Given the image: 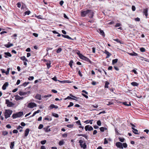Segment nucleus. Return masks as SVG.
Wrapping results in <instances>:
<instances>
[{
    "label": "nucleus",
    "instance_id": "nucleus-1",
    "mask_svg": "<svg viewBox=\"0 0 149 149\" xmlns=\"http://www.w3.org/2000/svg\"><path fill=\"white\" fill-rule=\"evenodd\" d=\"M94 13L93 10H81V17H85L87 15L89 18H92L93 17Z\"/></svg>",
    "mask_w": 149,
    "mask_h": 149
},
{
    "label": "nucleus",
    "instance_id": "nucleus-2",
    "mask_svg": "<svg viewBox=\"0 0 149 149\" xmlns=\"http://www.w3.org/2000/svg\"><path fill=\"white\" fill-rule=\"evenodd\" d=\"M12 111L10 109H6L4 113L5 118L6 119L9 117L12 113Z\"/></svg>",
    "mask_w": 149,
    "mask_h": 149
},
{
    "label": "nucleus",
    "instance_id": "nucleus-3",
    "mask_svg": "<svg viewBox=\"0 0 149 149\" xmlns=\"http://www.w3.org/2000/svg\"><path fill=\"white\" fill-rule=\"evenodd\" d=\"M23 115V112H19L13 114L12 116L13 119H15L18 117H20Z\"/></svg>",
    "mask_w": 149,
    "mask_h": 149
},
{
    "label": "nucleus",
    "instance_id": "nucleus-4",
    "mask_svg": "<svg viewBox=\"0 0 149 149\" xmlns=\"http://www.w3.org/2000/svg\"><path fill=\"white\" fill-rule=\"evenodd\" d=\"M80 145L81 147L83 149H85L86 148L87 146L84 141L80 140L79 141Z\"/></svg>",
    "mask_w": 149,
    "mask_h": 149
},
{
    "label": "nucleus",
    "instance_id": "nucleus-5",
    "mask_svg": "<svg viewBox=\"0 0 149 149\" xmlns=\"http://www.w3.org/2000/svg\"><path fill=\"white\" fill-rule=\"evenodd\" d=\"M37 106V104L34 102H31L28 104L27 107L30 108H33Z\"/></svg>",
    "mask_w": 149,
    "mask_h": 149
},
{
    "label": "nucleus",
    "instance_id": "nucleus-6",
    "mask_svg": "<svg viewBox=\"0 0 149 149\" xmlns=\"http://www.w3.org/2000/svg\"><path fill=\"white\" fill-rule=\"evenodd\" d=\"M6 104H7V106L8 107H12L14 105L12 102H10L8 100H6Z\"/></svg>",
    "mask_w": 149,
    "mask_h": 149
},
{
    "label": "nucleus",
    "instance_id": "nucleus-7",
    "mask_svg": "<svg viewBox=\"0 0 149 149\" xmlns=\"http://www.w3.org/2000/svg\"><path fill=\"white\" fill-rule=\"evenodd\" d=\"M80 58L91 64V61L88 58L84 55H83Z\"/></svg>",
    "mask_w": 149,
    "mask_h": 149
},
{
    "label": "nucleus",
    "instance_id": "nucleus-8",
    "mask_svg": "<svg viewBox=\"0 0 149 149\" xmlns=\"http://www.w3.org/2000/svg\"><path fill=\"white\" fill-rule=\"evenodd\" d=\"M85 129L86 131H87V130L90 131L93 130V128L90 125H87L85 127Z\"/></svg>",
    "mask_w": 149,
    "mask_h": 149
},
{
    "label": "nucleus",
    "instance_id": "nucleus-9",
    "mask_svg": "<svg viewBox=\"0 0 149 149\" xmlns=\"http://www.w3.org/2000/svg\"><path fill=\"white\" fill-rule=\"evenodd\" d=\"M122 143L120 142H117L116 143V146L117 147L122 149L123 148V147L122 146Z\"/></svg>",
    "mask_w": 149,
    "mask_h": 149
},
{
    "label": "nucleus",
    "instance_id": "nucleus-10",
    "mask_svg": "<svg viewBox=\"0 0 149 149\" xmlns=\"http://www.w3.org/2000/svg\"><path fill=\"white\" fill-rule=\"evenodd\" d=\"M104 53L107 55L106 58H109L111 55V54L107 50H105Z\"/></svg>",
    "mask_w": 149,
    "mask_h": 149
},
{
    "label": "nucleus",
    "instance_id": "nucleus-11",
    "mask_svg": "<svg viewBox=\"0 0 149 149\" xmlns=\"http://www.w3.org/2000/svg\"><path fill=\"white\" fill-rule=\"evenodd\" d=\"M148 8H146L143 9V13L145 15L146 17H147L148 15Z\"/></svg>",
    "mask_w": 149,
    "mask_h": 149
},
{
    "label": "nucleus",
    "instance_id": "nucleus-12",
    "mask_svg": "<svg viewBox=\"0 0 149 149\" xmlns=\"http://www.w3.org/2000/svg\"><path fill=\"white\" fill-rule=\"evenodd\" d=\"M98 32L100 34L104 37L105 36V34L104 31L101 29H99L98 30Z\"/></svg>",
    "mask_w": 149,
    "mask_h": 149
},
{
    "label": "nucleus",
    "instance_id": "nucleus-13",
    "mask_svg": "<svg viewBox=\"0 0 149 149\" xmlns=\"http://www.w3.org/2000/svg\"><path fill=\"white\" fill-rule=\"evenodd\" d=\"M23 98L24 97H21L18 95H16L15 96V99L17 101L22 100Z\"/></svg>",
    "mask_w": 149,
    "mask_h": 149
},
{
    "label": "nucleus",
    "instance_id": "nucleus-14",
    "mask_svg": "<svg viewBox=\"0 0 149 149\" xmlns=\"http://www.w3.org/2000/svg\"><path fill=\"white\" fill-rule=\"evenodd\" d=\"M29 131L30 130L29 128H27L25 130L24 132V137H26L29 134Z\"/></svg>",
    "mask_w": 149,
    "mask_h": 149
},
{
    "label": "nucleus",
    "instance_id": "nucleus-15",
    "mask_svg": "<svg viewBox=\"0 0 149 149\" xmlns=\"http://www.w3.org/2000/svg\"><path fill=\"white\" fill-rule=\"evenodd\" d=\"M8 82H6L3 85L2 89L3 90H5L6 89V87L8 86Z\"/></svg>",
    "mask_w": 149,
    "mask_h": 149
},
{
    "label": "nucleus",
    "instance_id": "nucleus-16",
    "mask_svg": "<svg viewBox=\"0 0 149 149\" xmlns=\"http://www.w3.org/2000/svg\"><path fill=\"white\" fill-rule=\"evenodd\" d=\"M49 126H47L46 127L44 128L43 130L46 132H50L51 131V129L50 128H49Z\"/></svg>",
    "mask_w": 149,
    "mask_h": 149
},
{
    "label": "nucleus",
    "instance_id": "nucleus-17",
    "mask_svg": "<svg viewBox=\"0 0 149 149\" xmlns=\"http://www.w3.org/2000/svg\"><path fill=\"white\" fill-rule=\"evenodd\" d=\"M35 98L36 99L40 100L41 99V95L40 94H37Z\"/></svg>",
    "mask_w": 149,
    "mask_h": 149
},
{
    "label": "nucleus",
    "instance_id": "nucleus-18",
    "mask_svg": "<svg viewBox=\"0 0 149 149\" xmlns=\"http://www.w3.org/2000/svg\"><path fill=\"white\" fill-rule=\"evenodd\" d=\"M7 48H9L10 47L13 46V44L12 43H10V42H8L7 44H5L4 45Z\"/></svg>",
    "mask_w": 149,
    "mask_h": 149
},
{
    "label": "nucleus",
    "instance_id": "nucleus-19",
    "mask_svg": "<svg viewBox=\"0 0 149 149\" xmlns=\"http://www.w3.org/2000/svg\"><path fill=\"white\" fill-rule=\"evenodd\" d=\"M4 54L5 55V56H4V57L7 58V56L9 57H11L12 56L11 54H10V53L7 52H5L4 53Z\"/></svg>",
    "mask_w": 149,
    "mask_h": 149
},
{
    "label": "nucleus",
    "instance_id": "nucleus-20",
    "mask_svg": "<svg viewBox=\"0 0 149 149\" xmlns=\"http://www.w3.org/2000/svg\"><path fill=\"white\" fill-rule=\"evenodd\" d=\"M51 63V61H50L46 63V65L47 66V68L48 69H49L50 67H51V66L50 65Z\"/></svg>",
    "mask_w": 149,
    "mask_h": 149
},
{
    "label": "nucleus",
    "instance_id": "nucleus-21",
    "mask_svg": "<svg viewBox=\"0 0 149 149\" xmlns=\"http://www.w3.org/2000/svg\"><path fill=\"white\" fill-rule=\"evenodd\" d=\"M128 54L132 56H138V54L134 52H133L132 53H128Z\"/></svg>",
    "mask_w": 149,
    "mask_h": 149
},
{
    "label": "nucleus",
    "instance_id": "nucleus-22",
    "mask_svg": "<svg viewBox=\"0 0 149 149\" xmlns=\"http://www.w3.org/2000/svg\"><path fill=\"white\" fill-rule=\"evenodd\" d=\"M132 129L133 130L132 131L135 134H139L138 130L137 129H135L133 127H132Z\"/></svg>",
    "mask_w": 149,
    "mask_h": 149
},
{
    "label": "nucleus",
    "instance_id": "nucleus-23",
    "mask_svg": "<svg viewBox=\"0 0 149 149\" xmlns=\"http://www.w3.org/2000/svg\"><path fill=\"white\" fill-rule=\"evenodd\" d=\"M77 136H82L84 137H85L86 139H88V136L87 135H86L85 134H77Z\"/></svg>",
    "mask_w": 149,
    "mask_h": 149
},
{
    "label": "nucleus",
    "instance_id": "nucleus-24",
    "mask_svg": "<svg viewBox=\"0 0 149 149\" xmlns=\"http://www.w3.org/2000/svg\"><path fill=\"white\" fill-rule=\"evenodd\" d=\"M15 145V142L13 141L11 142L10 144V148L11 149H13V147Z\"/></svg>",
    "mask_w": 149,
    "mask_h": 149
},
{
    "label": "nucleus",
    "instance_id": "nucleus-25",
    "mask_svg": "<svg viewBox=\"0 0 149 149\" xmlns=\"http://www.w3.org/2000/svg\"><path fill=\"white\" fill-rule=\"evenodd\" d=\"M131 84L133 86H138L139 84L137 82H133L131 83Z\"/></svg>",
    "mask_w": 149,
    "mask_h": 149
},
{
    "label": "nucleus",
    "instance_id": "nucleus-26",
    "mask_svg": "<svg viewBox=\"0 0 149 149\" xmlns=\"http://www.w3.org/2000/svg\"><path fill=\"white\" fill-rule=\"evenodd\" d=\"M20 59L23 61H25L27 62L28 61V60H27V59H26V58L24 56L21 57Z\"/></svg>",
    "mask_w": 149,
    "mask_h": 149
},
{
    "label": "nucleus",
    "instance_id": "nucleus-27",
    "mask_svg": "<svg viewBox=\"0 0 149 149\" xmlns=\"http://www.w3.org/2000/svg\"><path fill=\"white\" fill-rule=\"evenodd\" d=\"M128 104L127 103V102H123V104L125 106H129L131 105V104L130 102H129Z\"/></svg>",
    "mask_w": 149,
    "mask_h": 149
},
{
    "label": "nucleus",
    "instance_id": "nucleus-28",
    "mask_svg": "<svg viewBox=\"0 0 149 149\" xmlns=\"http://www.w3.org/2000/svg\"><path fill=\"white\" fill-rule=\"evenodd\" d=\"M100 129L101 132H104L105 130H107V129L106 127H102L100 128Z\"/></svg>",
    "mask_w": 149,
    "mask_h": 149
},
{
    "label": "nucleus",
    "instance_id": "nucleus-29",
    "mask_svg": "<svg viewBox=\"0 0 149 149\" xmlns=\"http://www.w3.org/2000/svg\"><path fill=\"white\" fill-rule=\"evenodd\" d=\"M109 84V83L108 81H106L105 82V85L104 86L105 88H108V85Z\"/></svg>",
    "mask_w": 149,
    "mask_h": 149
},
{
    "label": "nucleus",
    "instance_id": "nucleus-30",
    "mask_svg": "<svg viewBox=\"0 0 149 149\" xmlns=\"http://www.w3.org/2000/svg\"><path fill=\"white\" fill-rule=\"evenodd\" d=\"M76 53L78 55L80 58L83 55L82 54L80 53V52L79 51H78Z\"/></svg>",
    "mask_w": 149,
    "mask_h": 149
},
{
    "label": "nucleus",
    "instance_id": "nucleus-31",
    "mask_svg": "<svg viewBox=\"0 0 149 149\" xmlns=\"http://www.w3.org/2000/svg\"><path fill=\"white\" fill-rule=\"evenodd\" d=\"M67 99H71V100H75L76 101H77V100H76L74 99V98H72V97H71L70 96H68L67 97H66L64 99V100H66Z\"/></svg>",
    "mask_w": 149,
    "mask_h": 149
},
{
    "label": "nucleus",
    "instance_id": "nucleus-32",
    "mask_svg": "<svg viewBox=\"0 0 149 149\" xmlns=\"http://www.w3.org/2000/svg\"><path fill=\"white\" fill-rule=\"evenodd\" d=\"M118 61V59H113L112 60V64L113 65L115 63H116Z\"/></svg>",
    "mask_w": 149,
    "mask_h": 149
},
{
    "label": "nucleus",
    "instance_id": "nucleus-33",
    "mask_svg": "<svg viewBox=\"0 0 149 149\" xmlns=\"http://www.w3.org/2000/svg\"><path fill=\"white\" fill-rule=\"evenodd\" d=\"M73 63V61L72 60H71L69 62V65H70L71 68H72V64Z\"/></svg>",
    "mask_w": 149,
    "mask_h": 149
},
{
    "label": "nucleus",
    "instance_id": "nucleus-34",
    "mask_svg": "<svg viewBox=\"0 0 149 149\" xmlns=\"http://www.w3.org/2000/svg\"><path fill=\"white\" fill-rule=\"evenodd\" d=\"M2 135L4 136L7 135L8 134V132L6 131H3L2 132Z\"/></svg>",
    "mask_w": 149,
    "mask_h": 149
},
{
    "label": "nucleus",
    "instance_id": "nucleus-35",
    "mask_svg": "<svg viewBox=\"0 0 149 149\" xmlns=\"http://www.w3.org/2000/svg\"><path fill=\"white\" fill-rule=\"evenodd\" d=\"M29 83V82H25L22 85V86H23L24 87L26 86Z\"/></svg>",
    "mask_w": 149,
    "mask_h": 149
},
{
    "label": "nucleus",
    "instance_id": "nucleus-36",
    "mask_svg": "<svg viewBox=\"0 0 149 149\" xmlns=\"http://www.w3.org/2000/svg\"><path fill=\"white\" fill-rule=\"evenodd\" d=\"M118 139L119 140L122 142H123L125 141V139L124 138H121V137H119Z\"/></svg>",
    "mask_w": 149,
    "mask_h": 149
},
{
    "label": "nucleus",
    "instance_id": "nucleus-37",
    "mask_svg": "<svg viewBox=\"0 0 149 149\" xmlns=\"http://www.w3.org/2000/svg\"><path fill=\"white\" fill-rule=\"evenodd\" d=\"M52 115L56 118H58L59 116L58 114L55 113H53Z\"/></svg>",
    "mask_w": 149,
    "mask_h": 149
},
{
    "label": "nucleus",
    "instance_id": "nucleus-38",
    "mask_svg": "<svg viewBox=\"0 0 149 149\" xmlns=\"http://www.w3.org/2000/svg\"><path fill=\"white\" fill-rule=\"evenodd\" d=\"M62 50V49L61 48H58L57 50V51H56V52L57 53H60L61 52Z\"/></svg>",
    "mask_w": 149,
    "mask_h": 149
},
{
    "label": "nucleus",
    "instance_id": "nucleus-39",
    "mask_svg": "<svg viewBox=\"0 0 149 149\" xmlns=\"http://www.w3.org/2000/svg\"><path fill=\"white\" fill-rule=\"evenodd\" d=\"M64 143V142L63 140L60 141L59 143V146H62Z\"/></svg>",
    "mask_w": 149,
    "mask_h": 149
},
{
    "label": "nucleus",
    "instance_id": "nucleus-40",
    "mask_svg": "<svg viewBox=\"0 0 149 149\" xmlns=\"http://www.w3.org/2000/svg\"><path fill=\"white\" fill-rule=\"evenodd\" d=\"M31 13V12L29 11H27L25 12L24 13L25 15H29Z\"/></svg>",
    "mask_w": 149,
    "mask_h": 149
},
{
    "label": "nucleus",
    "instance_id": "nucleus-41",
    "mask_svg": "<svg viewBox=\"0 0 149 149\" xmlns=\"http://www.w3.org/2000/svg\"><path fill=\"white\" fill-rule=\"evenodd\" d=\"M122 144H123L122 146L123 147V148L124 147V148H126L127 147V144L126 143H122Z\"/></svg>",
    "mask_w": 149,
    "mask_h": 149
},
{
    "label": "nucleus",
    "instance_id": "nucleus-42",
    "mask_svg": "<svg viewBox=\"0 0 149 149\" xmlns=\"http://www.w3.org/2000/svg\"><path fill=\"white\" fill-rule=\"evenodd\" d=\"M122 25L121 24L119 23H117L115 25V26L116 27L120 26Z\"/></svg>",
    "mask_w": 149,
    "mask_h": 149
},
{
    "label": "nucleus",
    "instance_id": "nucleus-43",
    "mask_svg": "<svg viewBox=\"0 0 149 149\" xmlns=\"http://www.w3.org/2000/svg\"><path fill=\"white\" fill-rule=\"evenodd\" d=\"M46 142V140H43L40 142V143L42 145L45 144Z\"/></svg>",
    "mask_w": 149,
    "mask_h": 149
},
{
    "label": "nucleus",
    "instance_id": "nucleus-44",
    "mask_svg": "<svg viewBox=\"0 0 149 149\" xmlns=\"http://www.w3.org/2000/svg\"><path fill=\"white\" fill-rule=\"evenodd\" d=\"M97 124L98 125L100 126L101 125V123L100 120H98L97 121Z\"/></svg>",
    "mask_w": 149,
    "mask_h": 149
},
{
    "label": "nucleus",
    "instance_id": "nucleus-45",
    "mask_svg": "<svg viewBox=\"0 0 149 149\" xmlns=\"http://www.w3.org/2000/svg\"><path fill=\"white\" fill-rule=\"evenodd\" d=\"M52 96V95L51 94H49L47 95H45L42 97L43 98H45L47 97H50Z\"/></svg>",
    "mask_w": 149,
    "mask_h": 149
},
{
    "label": "nucleus",
    "instance_id": "nucleus-46",
    "mask_svg": "<svg viewBox=\"0 0 149 149\" xmlns=\"http://www.w3.org/2000/svg\"><path fill=\"white\" fill-rule=\"evenodd\" d=\"M34 77L33 76H29L28 78V79L29 80H32L33 79Z\"/></svg>",
    "mask_w": 149,
    "mask_h": 149
},
{
    "label": "nucleus",
    "instance_id": "nucleus-47",
    "mask_svg": "<svg viewBox=\"0 0 149 149\" xmlns=\"http://www.w3.org/2000/svg\"><path fill=\"white\" fill-rule=\"evenodd\" d=\"M65 38H67L69 40H73V39L72 38L70 37L68 35H65Z\"/></svg>",
    "mask_w": 149,
    "mask_h": 149
},
{
    "label": "nucleus",
    "instance_id": "nucleus-48",
    "mask_svg": "<svg viewBox=\"0 0 149 149\" xmlns=\"http://www.w3.org/2000/svg\"><path fill=\"white\" fill-rule=\"evenodd\" d=\"M140 51L142 52H144L145 51V49L143 47L141 48L140 49Z\"/></svg>",
    "mask_w": 149,
    "mask_h": 149
},
{
    "label": "nucleus",
    "instance_id": "nucleus-49",
    "mask_svg": "<svg viewBox=\"0 0 149 149\" xmlns=\"http://www.w3.org/2000/svg\"><path fill=\"white\" fill-rule=\"evenodd\" d=\"M93 121V120H86L84 122V123H86V124L88 123H90V121Z\"/></svg>",
    "mask_w": 149,
    "mask_h": 149
},
{
    "label": "nucleus",
    "instance_id": "nucleus-50",
    "mask_svg": "<svg viewBox=\"0 0 149 149\" xmlns=\"http://www.w3.org/2000/svg\"><path fill=\"white\" fill-rule=\"evenodd\" d=\"M49 108H50V109H52L53 108H54V104H51L49 106Z\"/></svg>",
    "mask_w": 149,
    "mask_h": 149
},
{
    "label": "nucleus",
    "instance_id": "nucleus-51",
    "mask_svg": "<svg viewBox=\"0 0 149 149\" xmlns=\"http://www.w3.org/2000/svg\"><path fill=\"white\" fill-rule=\"evenodd\" d=\"M10 68H8L7 71L6 72H5V73L6 75H8L9 73V72L10 71Z\"/></svg>",
    "mask_w": 149,
    "mask_h": 149
},
{
    "label": "nucleus",
    "instance_id": "nucleus-52",
    "mask_svg": "<svg viewBox=\"0 0 149 149\" xmlns=\"http://www.w3.org/2000/svg\"><path fill=\"white\" fill-rule=\"evenodd\" d=\"M43 127V125L42 124H40L39 125L38 127V128L40 129H41Z\"/></svg>",
    "mask_w": 149,
    "mask_h": 149
},
{
    "label": "nucleus",
    "instance_id": "nucleus-53",
    "mask_svg": "<svg viewBox=\"0 0 149 149\" xmlns=\"http://www.w3.org/2000/svg\"><path fill=\"white\" fill-rule=\"evenodd\" d=\"M70 96L72 97H73V98H75L76 99H78V97H77L74 95H72V94H70V95H69Z\"/></svg>",
    "mask_w": 149,
    "mask_h": 149
},
{
    "label": "nucleus",
    "instance_id": "nucleus-54",
    "mask_svg": "<svg viewBox=\"0 0 149 149\" xmlns=\"http://www.w3.org/2000/svg\"><path fill=\"white\" fill-rule=\"evenodd\" d=\"M17 7L18 8H20L21 6V3L20 2H18L17 3Z\"/></svg>",
    "mask_w": 149,
    "mask_h": 149
},
{
    "label": "nucleus",
    "instance_id": "nucleus-55",
    "mask_svg": "<svg viewBox=\"0 0 149 149\" xmlns=\"http://www.w3.org/2000/svg\"><path fill=\"white\" fill-rule=\"evenodd\" d=\"M45 120H47L49 121H51L52 120V119L51 118H49L47 117H45Z\"/></svg>",
    "mask_w": 149,
    "mask_h": 149
},
{
    "label": "nucleus",
    "instance_id": "nucleus-56",
    "mask_svg": "<svg viewBox=\"0 0 149 149\" xmlns=\"http://www.w3.org/2000/svg\"><path fill=\"white\" fill-rule=\"evenodd\" d=\"M132 10L133 11H134L136 10V8L134 6H132Z\"/></svg>",
    "mask_w": 149,
    "mask_h": 149
},
{
    "label": "nucleus",
    "instance_id": "nucleus-57",
    "mask_svg": "<svg viewBox=\"0 0 149 149\" xmlns=\"http://www.w3.org/2000/svg\"><path fill=\"white\" fill-rule=\"evenodd\" d=\"M67 126L69 128H72L73 127V125H67Z\"/></svg>",
    "mask_w": 149,
    "mask_h": 149
},
{
    "label": "nucleus",
    "instance_id": "nucleus-58",
    "mask_svg": "<svg viewBox=\"0 0 149 149\" xmlns=\"http://www.w3.org/2000/svg\"><path fill=\"white\" fill-rule=\"evenodd\" d=\"M76 123L77 124H78L79 125H81V123L80 121V120H78V121H76Z\"/></svg>",
    "mask_w": 149,
    "mask_h": 149
},
{
    "label": "nucleus",
    "instance_id": "nucleus-59",
    "mask_svg": "<svg viewBox=\"0 0 149 149\" xmlns=\"http://www.w3.org/2000/svg\"><path fill=\"white\" fill-rule=\"evenodd\" d=\"M132 72L136 74H138V72H136V70L135 69H133L132 70Z\"/></svg>",
    "mask_w": 149,
    "mask_h": 149
},
{
    "label": "nucleus",
    "instance_id": "nucleus-60",
    "mask_svg": "<svg viewBox=\"0 0 149 149\" xmlns=\"http://www.w3.org/2000/svg\"><path fill=\"white\" fill-rule=\"evenodd\" d=\"M67 136V134L66 133H64L62 135V137L64 138L66 137Z\"/></svg>",
    "mask_w": 149,
    "mask_h": 149
},
{
    "label": "nucleus",
    "instance_id": "nucleus-61",
    "mask_svg": "<svg viewBox=\"0 0 149 149\" xmlns=\"http://www.w3.org/2000/svg\"><path fill=\"white\" fill-rule=\"evenodd\" d=\"M6 126L7 128H8V129L11 128V125L10 124L7 125Z\"/></svg>",
    "mask_w": 149,
    "mask_h": 149
},
{
    "label": "nucleus",
    "instance_id": "nucleus-62",
    "mask_svg": "<svg viewBox=\"0 0 149 149\" xmlns=\"http://www.w3.org/2000/svg\"><path fill=\"white\" fill-rule=\"evenodd\" d=\"M35 17L38 19H42V18L41 17V16L40 15H36L35 16Z\"/></svg>",
    "mask_w": 149,
    "mask_h": 149
},
{
    "label": "nucleus",
    "instance_id": "nucleus-63",
    "mask_svg": "<svg viewBox=\"0 0 149 149\" xmlns=\"http://www.w3.org/2000/svg\"><path fill=\"white\" fill-rule=\"evenodd\" d=\"M63 17L65 18L68 19H69V18H68V17H67V16L66 15L65 13H64L63 14Z\"/></svg>",
    "mask_w": 149,
    "mask_h": 149
},
{
    "label": "nucleus",
    "instance_id": "nucleus-64",
    "mask_svg": "<svg viewBox=\"0 0 149 149\" xmlns=\"http://www.w3.org/2000/svg\"><path fill=\"white\" fill-rule=\"evenodd\" d=\"M18 132V131L17 130H13V133H17Z\"/></svg>",
    "mask_w": 149,
    "mask_h": 149
}]
</instances>
